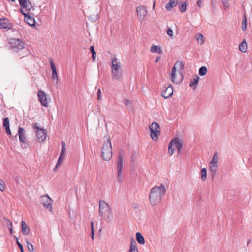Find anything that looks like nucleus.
Here are the masks:
<instances>
[{
    "label": "nucleus",
    "mask_w": 252,
    "mask_h": 252,
    "mask_svg": "<svg viewBox=\"0 0 252 252\" xmlns=\"http://www.w3.org/2000/svg\"><path fill=\"white\" fill-rule=\"evenodd\" d=\"M165 185L161 184L159 186H154L151 189L149 194V200L152 205H155L160 202L162 196L166 192Z\"/></svg>",
    "instance_id": "1"
},
{
    "label": "nucleus",
    "mask_w": 252,
    "mask_h": 252,
    "mask_svg": "<svg viewBox=\"0 0 252 252\" xmlns=\"http://www.w3.org/2000/svg\"><path fill=\"white\" fill-rule=\"evenodd\" d=\"M99 214L102 219L111 220L112 219L111 207L104 200H100L99 202Z\"/></svg>",
    "instance_id": "2"
},
{
    "label": "nucleus",
    "mask_w": 252,
    "mask_h": 252,
    "mask_svg": "<svg viewBox=\"0 0 252 252\" xmlns=\"http://www.w3.org/2000/svg\"><path fill=\"white\" fill-rule=\"evenodd\" d=\"M111 66L112 78L120 80L122 77V73L121 71V63L116 57L112 58Z\"/></svg>",
    "instance_id": "3"
},
{
    "label": "nucleus",
    "mask_w": 252,
    "mask_h": 252,
    "mask_svg": "<svg viewBox=\"0 0 252 252\" xmlns=\"http://www.w3.org/2000/svg\"><path fill=\"white\" fill-rule=\"evenodd\" d=\"M101 156L106 161L109 160L112 156V144L109 139H108L103 144L101 148Z\"/></svg>",
    "instance_id": "4"
},
{
    "label": "nucleus",
    "mask_w": 252,
    "mask_h": 252,
    "mask_svg": "<svg viewBox=\"0 0 252 252\" xmlns=\"http://www.w3.org/2000/svg\"><path fill=\"white\" fill-rule=\"evenodd\" d=\"M32 126L36 133L37 141L40 143L44 142L46 140L47 135L46 130L42 128L38 123H33Z\"/></svg>",
    "instance_id": "5"
},
{
    "label": "nucleus",
    "mask_w": 252,
    "mask_h": 252,
    "mask_svg": "<svg viewBox=\"0 0 252 252\" xmlns=\"http://www.w3.org/2000/svg\"><path fill=\"white\" fill-rule=\"evenodd\" d=\"M183 68V64L182 62L181 61H177L175 63L172 69V72L171 74V80L172 82L174 83L178 84L181 82L182 80V77L181 76L180 77L178 78L177 77V68L181 71L182 70Z\"/></svg>",
    "instance_id": "6"
},
{
    "label": "nucleus",
    "mask_w": 252,
    "mask_h": 252,
    "mask_svg": "<svg viewBox=\"0 0 252 252\" xmlns=\"http://www.w3.org/2000/svg\"><path fill=\"white\" fill-rule=\"evenodd\" d=\"M150 130V136L154 141H157L160 134V126L157 122H153L149 126Z\"/></svg>",
    "instance_id": "7"
},
{
    "label": "nucleus",
    "mask_w": 252,
    "mask_h": 252,
    "mask_svg": "<svg viewBox=\"0 0 252 252\" xmlns=\"http://www.w3.org/2000/svg\"><path fill=\"white\" fill-rule=\"evenodd\" d=\"M124 158V153L123 151H120L118 155V160L117 162V171H118V177L117 179L119 182L122 181V170H123V162Z\"/></svg>",
    "instance_id": "8"
},
{
    "label": "nucleus",
    "mask_w": 252,
    "mask_h": 252,
    "mask_svg": "<svg viewBox=\"0 0 252 252\" xmlns=\"http://www.w3.org/2000/svg\"><path fill=\"white\" fill-rule=\"evenodd\" d=\"M40 201L44 207L50 212H52V199L48 195H44L40 197Z\"/></svg>",
    "instance_id": "9"
},
{
    "label": "nucleus",
    "mask_w": 252,
    "mask_h": 252,
    "mask_svg": "<svg viewBox=\"0 0 252 252\" xmlns=\"http://www.w3.org/2000/svg\"><path fill=\"white\" fill-rule=\"evenodd\" d=\"M18 1L22 13L30 11L32 9V6L29 0H18Z\"/></svg>",
    "instance_id": "10"
},
{
    "label": "nucleus",
    "mask_w": 252,
    "mask_h": 252,
    "mask_svg": "<svg viewBox=\"0 0 252 252\" xmlns=\"http://www.w3.org/2000/svg\"><path fill=\"white\" fill-rule=\"evenodd\" d=\"M38 97L41 104L44 107L48 106L46 95L44 91L39 90L38 92Z\"/></svg>",
    "instance_id": "11"
},
{
    "label": "nucleus",
    "mask_w": 252,
    "mask_h": 252,
    "mask_svg": "<svg viewBox=\"0 0 252 252\" xmlns=\"http://www.w3.org/2000/svg\"><path fill=\"white\" fill-rule=\"evenodd\" d=\"M10 44L13 48L17 49L18 50L22 49L24 46V42L19 39H12L10 41Z\"/></svg>",
    "instance_id": "12"
},
{
    "label": "nucleus",
    "mask_w": 252,
    "mask_h": 252,
    "mask_svg": "<svg viewBox=\"0 0 252 252\" xmlns=\"http://www.w3.org/2000/svg\"><path fill=\"white\" fill-rule=\"evenodd\" d=\"M136 11L139 19L141 21L144 20L147 13V8L144 6L140 5L137 7Z\"/></svg>",
    "instance_id": "13"
},
{
    "label": "nucleus",
    "mask_w": 252,
    "mask_h": 252,
    "mask_svg": "<svg viewBox=\"0 0 252 252\" xmlns=\"http://www.w3.org/2000/svg\"><path fill=\"white\" fill-rule=\"evenodd\" d=\"M50 64L52 70V78L53 81H55L56 84H57L59 81L57 72L56 69V66L53 63L52 59L50 60Z\"/></svg>",
    "instance_id": "14"
},
{
    "label": "nucleus",
    "mask_w": 252,
    "mask_h": 252,
    "mask_svg": "<svg viewBox=\"0 0 252 252\" xmlns=\"http://www.w3.org/2000/svg\"><path fill=\"white\" fill-rule=\"evenodd\" d=\"M170 145L174 146L177 149L179 154L181 153L182 149V143L181 140L178 138H175L170 141Z\"/></svg>",
    "instance_id": "15"
},
{
    "label": "nucleus",
    "mask_w": 252,
    "mask_h": 252,
    "mask_svg": "<svg viewBox=\"0 0 252 252\" xmlns=\"http://www.w3.org/2000/svg\"><path fill=\"white\" fill-rule=\"evenodd\" d=\"M22 14L24 15V21L25 22L31 26L35 25V19L33 17L30 16L29 11Z\"/></svg>",
    "instance_id": "16"
},
{
    "label": "nucleus",
    "mask_w": 252,
    "mask_h": 252,
    "mask_svg": "<svg viewBox=\"0 0 252 252\" xmlns=\"http://www.w3.org/2000/svg\"><path fill=\"white\" fill-rule=\"evenodd\" d=\"M173 93V87L171 85H169L168 87L164 90L161 94V95L165 98H168L170 96H172Z\"/></svg>",
    "instance_id": "17"
},
{
    "label": "nucleus",
    "mask_w": 252,
    "mask_h": 252,
    "mask_svg": "<svg viewBox=\"0 0 252 252\" xmlns=\"http://www.w3.org/2000/svg\"><path fill=\"white\" fill-rule=\"evenodd\" d=\"M21 231L22 234L24 235H28L30 232V228L27 226L24 220H22L21 222Z\"/></svg>",
    "instance_id": "18"
},
{
    "label": "nucleus",
    "mask_w": 252,
    "mask_h": 252,
    "mask_svg": "<svg viewBox=\"0 0 252 252\" xmlns=\"http://www.w3.org/2000/svg\"><path fill=\"white\" fill-rule=\"evenodd\" d=\"M18 135L19 137V140L21 142L23 143H26V137L24 133V130L22 127H19L18 129Z\"/></svg>",
    "instance_id": "19"
},
{
    "label": "nucleus",
    "mask_w": 252,
    "mask_h": 252,
    "mask_svg": "<svg viewBox=\"0 0 252 252\" xmlns=\"http://www.w3.org/2000/svg\"><path fill=\"white\" fill-rule=\"evenodd\" d=\"M129 252H138L136 242L134 239L131 241Z\"/></svg>",
    "instance_id": "20"
},
{
    "label": "nucleus",
    "mask_w": 252,
    "mask_h": 252,
    "mask_svg": "<svg viewBox=\"0 0 252 252\" xmlns=\"http://www.w3.org/2000/svg\"><path fill=\"white\" fill-rule=\"evenodd\" d=\"M209 167L212 177V178H214L216 175V173L218 169V165L209 163Z\"/></svg>",
    "instance_id": "21"
},
{
    "label": "nucleus",
    "mask_w": 252,
    "mask_h": 252,
    "mask_svg": "<svg viewBox=\"0 0 252 252\" xmlns=\"http://www.w3.org/2000/svg\"><path fill=\"white\" fill-rule=\"evenodd\" d=\"M177 0H170L169 2L166 4L165 7L168 10H170L177 4Z\"/></svg>",
    "instance_id": "22"
},
{
    "label": "nucleus",
    "mask_w": 252,
    "mask_h": 252,
    "mask_svg": "<svg viewBox=\"0 0 252 252\" xmlns=\"http://www.w3.org/2000/svg\"><path fill=\"white\" fill-rule=\"evenodd\" d=\"M239 49L240 51L243 53L246 52L247 50V44L245 39L240 44Z\"/></svg>",
    "instance_id": "23"
},
{
    "label": "nucleus",
    "mask_w": 252,
    "mask_h": 252,
    "mask_svg": "<svg viewBox=\"0 0 252 252\" xmlns=\"http://www.w3.org/2000/svg\"><path fill=\"white\" fill-rule=\"evenodd\" d=\"M8 21L6 19L0 18V28L6 29L8 27Z\"/></svg>",
    "instance_id": "24"
},
{
    "label": "nucleus",
    "mask_w": 252,
    "mask_h": 252,
    "mask_svg": "<svg viewBox=\"0 0 252 252\" xmlns=\"http://www.w3.org/2000/svg\"><path fill=\"white\" fill-rule=\"evenodd\" d=\"M136 238L137 242L140 244H144L145 243V240L142 234L137 232L136 234Z\"/></svg>",
    "instance_id": "25"
},
{
    "label": "nucleus",
    "mask_w": 252,
    "mask_h": 252,
    "mask_svg": "<svg viewBox=\"0 0 252 252\" xmlns=\"http://www.w3.org/2000/svg\"><path fill=\"white\" fill-rule=\"evenodd\" d=\"M151 51L153 53H160L161 49L160 46L153 45L151 48Z\"/></svg>",
    "instance_id": "26"
},
{
    "label": "nucleus",
    "mask_w": 252,
    "mask_h": 252,
    "mask_svg": "<svg viewBox=\"0 0 252 252\" xmlns=\"http://www.w3.org/2000/svg\"><path fill=\"white\" fill-rule=\"evenodd\" d=\"M218 160H219V157H218V154L217 153H215L214 154V155L212 157V160L209 163L212 164L218 165Z\"/></svg>",
    "instance_id": "27"
},
{
    "label": "nucleus",
    "mask_w": 252,
    "mask_h": 252,
    "mask_svg": "<svg viewBox=\"0 0 252 252\" xmlns=\"http://www.w3.org/2000/svg\"><path fill=\"white\" fill-rule=\"evenodd\" d=\"M199 77L197 75H196L193 79L192 81H191L190 83L189 86L190 87H193L194 89L197 86V84H198V80H199Z\"/></svg>",
    "instance_id": "28"
},
{
    "label": "nucleus",
    "mask_w": 252,
    "mask_h": 252,
    "mask_svg": "<svg viewBox=\"0 0 252 252\" xmlns=\"http://www.w3.org/2000/svg\"><path fill=\"white\" fill-rule=\"evenodd\" d=\"M66 144L64 141H62L61 142V151L60 153V156H65V152H66Z\"/></svg>",
    "instance_id": "29"
},
{
    "label": "nucleus",
    "mask_w": 252,
    "mask_h": 252,
    "mask_svg": "<svg viewBox=\"0 0 252 252\" xmlns=\"http://www.w3.org/2000/svg\"><path fill=\"white\" fill-rule=\"evenodd\" d=\"M64 157L61 156L60 155L59 158L58 160V162L57 163V164H56L55 168L54 169V171H55L56 170V169L61 165L62 163L64 160Z\"/></svg>",
    "instance_id": "30"
},
{
    "label": "nucleus",
    "mask_w": 252,
    "mask_h": 252,
    "mask_svg": "<svg viewBox=\"0 0 252 252\" xmlns=\"http://www.w3.org/2000/svg\"><path fill=\"white\" fill-rule=\"evenodd\" d=\"M247 29V18L246 14H244L243 22H242V30L244 31Z\"/></svg>",
    "instance_id": "31"
},
{
    "label": "nucleus",
    "mask_w": 252,
    "mask_h": 252,
    "mask_svg": "<svg viewBox=\"0 0 252 252\" xmlns=\"http://www.w3.org/2000/svg\"><path fill=\"white\" fill-rule=\"evenodd\" d=\"M201 179L203 181H205L207 178V170L206 168L202 169L201 171Z\"/></svg>",
    "instance_id": "32"
},
{
    "label": "nucleus",
    "mask_w": 252,
    "mask_h": 252,
    "mask_svg": "<svg viewBox=\"0 0 252 252\" xmlns=\"http://www.w3.org/2000/svg\"><path fill=\"white\" fill-rule=\"evenodd\" d=\"M207 72V69L205 66H202L199 68V74L200 76H203L205 75Z\"/></svg>",
    "instance_id": "33"
},
{
    "label": "nucleus",
    "mask_w": 252,
    "mask_h": 252,
    "mask_svg": "<svg viewBox=\"0 0 252 252\" xmlns=\"http://www.w3.org/2000/svg\"><path fill=\"white\" fill-rule=\"evenodd\" d=\"M179 9L182 12H184L186 10V4L185 2L180 3V6H179Z\"/></svg>",
    "instance_id": "34"
},
{
    "label": "nucleus",
    "mask_w": 252,
    "mask_h": 252,
    "mask_svg": "<svg viewBox=\"0 0 252 252\" xmlns=\"http://www.w3.org/2000/svg\"><path fill=\"white\" fill-rule=\"evenodd\" d=\"M195 38L201 44L204 43L203 36L201 34H197L195 36Z\"/></svg>",
    "instance_id": "35"
},
{
    "label": "nucleus",
    "mask_w": 252,
    "mask_h": 252,
    "mask_svg": "<svg viewBox=\"0 0 252 252\" xmlns=\"http://www.w3.org/2000/svg\"><path fill=\"white\" fill-rule=\"evenodd\" d=\"M3 126L4 128L9 127V120L8 118L6 117L3 119Z\"/></svg>",
    "instance_id": "36"
},
{
    "label": "nucleus",
    "mask_w": 252,
    "mask_h": 252,
    "mask_svg": "<svg viewBox=\"0 0 252 252\" xmlns=\"http://www.w3.org/2000/svg\"><path fill=\"white\" fill-rule=\"evenodd\" d=\"M26 242L27 245V248L28 250L31 252H33L34 250L33 245L32 243H31L28 240H26Z\"/></svg>",
    "instance_id": "37"
},
{
    "label": "nucleus",
    "mask_w": 252,
    "mask_h": 252,
    "mask_svg": "<svg viewBox=\"0 0 252 252\" xmlns=\"http://www.w3.org/2000/svg\"><path fill=\"white\" fill-rule=\"evenodd\" d=\"M172 145H170V142L169 144L168 145V153L170 154V156L172 155L175 149L172 148Z\"/></svg>",
    "instance_id": "38"
},
{
    "label": "nucleus",
    "mask_w": 252,
    "mask_h": 252,
    "mask_svg": "<svg viewBox=\"0 0 252 252\" xmlns=\"http://www.w3.org/2000/svg\"><path fill=\"white\" fill-rule=\"evenodd\" d=\"M223 6L225 9H227L229 7V4L228 3V0H221Z\"/></svg>",
    "instance_id": "39"
},
{
    "label": "nucleus",
    "mask_w": 252,
    "mask_h": 252,
    "mask_svg": "<svg viewBox=\"0 0 252 252\" xmlns=\"http://www.w3.org/2000/svg\"><path fill=\"white\" fill-rule=\"evenodd\" d=\"M15 238L17 240L16 243H17V245L18 246V247H19V249L20 250L21 252H24V249H23V247L22 245L19 242V241H18V238L16 237H15Z\"/></svg>",
    "instance_id": "40"
},
{
    "label": "nucleus",
    "mask_w": 252,
    "mask_h": 252,
    "mask_svg": "<svg viewBox=\"0 0 252 252\" xmlns=\"http://www.w3.org/2000/svg\"><path fill=\"white\" fill-rule=\"evenodd\" d=\"M166 33L171 37L172 38L173 36V31L170 28H169L166 31Z\"/></svg>",
    "instance_id": "41"
},
{
    "label": "nucleus",
    "mask_w": 252,
    "mask_h": 252,
    "mask_svg": "<svg viewBox=\"0 0 252 252\" xmlns=\"http://www.w3.org/2000/svg\"><path fill=\"white\" fill-rule=\"evenodd\" d=\"M4 220L6 221H8V224H7V225L8 229L13 228L12 223L9 219H7L6 218H4Z\"/></svg>",
    "instance_id": "42"
},
{
    "label": "nucleus",
    "mask_w": 252,
    "mask_h": 252,
    "mask_svg": "<svg viewBox=\"0 0 252 252\" xmlns=\"http://www.w3.org/2000/svg\"><path fill=\"white\" fill-rule=\"evenodd\" d=\"M2 182V181H1L0 180V189L1 191H3L5 189V186L4 184H2L1 183Z\"/></svg>",
    "instance_id": "43"
},
{
    "label": "nucleus",
    "mask_w": 252,
    "mask_h": 252,
    "mask_svg": "<svg viewBox=\"0 0 252 252\" xmlns=\"http://www.w3.org/2000/svg\"><path fill=\"white\" fill-rule=\"evenodd\" d=\"M197 5L198 7H201L203 5V2L202 0H198L197 1Z\"/></svg>",
    "instance_id": "44"
},
{
    "label": "nucleus",
    "mask_w": 252,
    "mask_h": 252,
    "mask_svg": "<svg viewBox=\"0 0 252 252\" xmlns=\"http://www.w3.org/2000/svg\"><path fill=\"white\" fill-rule=\"evenodd\" d=\"M101 90L100 89H99L98 90V91H97V99L98 100H100L101 99Z\"/></svg>",
    "instance_id": "45"
},
{
    "label": "nucleus",
    "mask_w": 252,
    "mask_h": 252,
    "mask_svg": "<svg viewBox=\"0 0 252 252\" xmlns=\"http://www.w3.org/2000/svg\"><path fill=\"white\" fill-rule=\"evenodd\" d=\"M5 129L6 133L8 135H10L11 134V131H10V126L8 127H6V128H5Z\"/></svg>",
    "instance_id": "46"
},
{
    "label": "nucleus",
    "mask_w": 252,
    "mask_h": 252,
    "mask_svg": "<svg viewBox=\"0 0 252 252\" xmlns=\"http://www.w3.org/2000/svg\"><path fill=\"white\" fill-rule=\"evenodd\" d=\"M90 51L92 52V54H96V52L94 50V47L93 46H91L90 48Z\"/></svg>",
    "instance_id": "47"
},
{
    "label": "nucleus",
    "mask_w": 252,
    "mask_h": 252,
    "mask_svg": "<svg viewBox=\"0 0 252 252\" xmlns=\"http://www.w3.org/2000/svg\"><path fill=\"white\" fill-rule=\"evenodd\" d=\"M125 104L126 105L128 106L130 104V101L128 99L125 100Z\"/></svg>",
    "instance_id": "48"
},
{
    "label": "nucleus",
    "mask_w": 252,
    "mask_h": 252,
    "mask_svg": "<svg viewBox=\"0 0 252 252\" xmlns=\"http://www.w3.org/2000/svg\"><path fill=\"white\" fill-rule=\"evenodd\" d=\"M94 228H92V230H91V237L92 238V239H94Z\"/></svg>",
    "instance_id": "49"
},
{
    "label": "nucleus",
    "mask_w": 252,
    "mask_h": 252,
    "mask_svg": "<svg viewBox=\"0 0 252 252\" xmlns=\"http://www.w3.org/2000/svg\"><path fill=\"white\" fill-rule=\"evenodd\" d=\"M95 55H96V54H94V53L92 54V59H93V61H95Z\"/></svg>",
    "instance_id": "50"
},
{
    "label": "nucleus",
    "mask_w": 252,
    "mask_h": 252,
    "mask_svg": "<svg viewBox=\"0 0 252 252\" xmlns=\"http://www.w3.org/2000/svg\"><path fill=\"white\" fill-rule=\"evenodd\" d=\"M160 59V57H157L155 60V62H158Z\"/></svg>",
    "instance_id": "51"
},
{
    "label": "nucleus",
    "mask_w": 252,
    "mask_h": 252,
    "mask_svg": "<svg viewBox=\"0 0 252 252\" xmlns=\"http://www.w3.org/2000/svg\"><path fill=\"white\" fill-rule=\"evenodd\" d=\"M9 231H10V233L11 234H12L13 232V228H9Z\"/></svg>",
    "instance_id": "52"
},
{
    "label": "nucleus",
    "mask_w": 252,
    "mask_h": 252,
    "mask_svg": "<svg viewBox=\"0 0 252 252\" xmlns=\"http://www.w3.org/2000/svg\"><path fill=\"white\" fill-rule=\"evenodd\" d=\"M15 180L17 182V183H18L19 182V178H18V177H16L15 178Z\"/></svg>",
    "instance_id": "53"
},
{
    "label": "nucleus",
    "mask_w": 252,
    "mask_h": 252,
    "mask_svg": "<svg viewBox=\"0 0 252 252\" xmlns=\"http://www.w3.org/2000/svg\"><path fill=\"white\" fill-rule=\"evenodd\" d=\"M92 228H93V222H91V230H92Z\"/></svg>",
    "instance_id": "54"
},
{
    "label": "nucleus",
    "mask_w": 252,
    "mask_h": 252,
    "mask_svg": "<svg viewBox=\"0 0 252 252\" xmlns=\"http://www.w3.org/2000/svg\"><path fill=\"white\" fill-rule=\"evenodd\" d=\"M155 2H154L153 5V8L154 9L155 8Z\"/></svg>",
    "instance_id": "55"
},
{
    "label": "nucleus",
    "mask_w": 252,
    "mask_h": 252,
    "mask_svg": "<svg viewBox=\"0 0 252 252\" xmlns=\"http://www.w3.org/2000/svg\"><path fill=\"white\" fill-rule=\"evenodd\" d=\"M9 1H11L12 2H14L15 1V0H9Z\"/></svg>",
    "instance_id": "56"
},
{
    "label": "nucleus",
    "mask_w": 252,
    "mask_h": 252,
    "mask_svg": "<svg viewBox=\"0 0 252 252\" xmlns=\"http://www.w3.org/2000/svg\"><path fill=\"white\" fill-rule=\"evenodd\" d=\"M5 223H6L7 224H8V221H6L5 220Z\"/></svg>",
    "instance_id": "57"
}]
</instances>
